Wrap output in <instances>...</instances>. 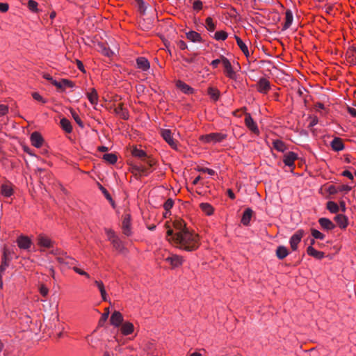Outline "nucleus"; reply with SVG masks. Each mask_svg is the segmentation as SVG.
Here are the masks:
<instances>
[{"label": "nucleus", "mask_w": 356, "mask_h": 356, "mask_svg": "<svg viewBox=\"0 0 356 356\" xmlns=\"http://www.w3.org/2000/svg\"><path fill=\"white\" fill-rule=\"evenodd\" d=\"M168 230L166 239L176 247L186 251H194L199 247V236L186 227V224L181 219L173 222L175 231L165 224Z\"/></svg>", "instance_id": "nucleus-1"}, {"label": "nucleus", "mask_w": 356, "mask_h": 356, "mask_svg": "<svg viewBox=\"0 0 356 356\" xmlns=\"http://www.w3.org/2000/svg\"><path fill=\"white\" fill-rule=\"evenodd\" d=\"M131 154L134 156L140 159L143 164H145L149 167H152L154 164V160L148 157L146 152L142 149L134 147L131 150Z\"/></svg>", "instance_id": "nucleus-2"}, {"label": "nucleus", "mask_w": 356, "mask_h": 356, "mask_svg": "<svg viewBox=\"0 0 356 356\" xmlns=\"http://www.w3.org/2000/svg\"><path fill=\"white\" fill-rule=\"evenodd\" d=\"M13 252L6 247L3 248V254L1 257V261L0 265V271L5 272L10 261L13 259Z\"/></svg>", "instance_id": "nucleus-3"}, {"label": "nucleus", "mask_w": 356, "mask_h": 356, "mask_svg": "<svg viewBox=\"0 0 356 356\" xmlns=\"http://www.w3.org/2000/svg\"><path fill=\"white\" fill-rule=\"evenodd\" d=\"M227 137L226 134L221 133H211L207 135H204L200 137V140L204 143H219L222 141Z\"/></svg>", "instance_id": "nucleus-4"}, {"label": "nucleus", "mask_w": 356, "mask_h": 356, "mask_svg": "<svg viewBox=\"0 0 356 356\" xmlns=\"http://www.w3.org/2000/svg\"><path fill=\"white\" fill-rule=\"evenodd\" d=\"M221 63L225 68V73L231 79H236V74L234 71L231 63L225 56H221Z\"/></svg>", "instance_id": "nucleus-5"}, {"label": "nucleus", "mask_w": 356, "mask_h": 356, "mask_svg": "<svg viewBox=\"0 0 356 356\" xmlns=\"http://www.w3.org/2000/svg\"><path fill=\"white\" fill-rule=\"evenodd\" d=\"M150 168L148 165L146 166L145 164L138 163L134 164L131 165V172L136 175H147L150 172Z\"/></svg>", "instance_id": "nucleus-6"}, {"label": "nucleus", "mask_w": 356, "mask_h": 356, "mask_svg": "<svg viewBox=\"0 0 356 356\" xmlns=\"http://www.w3.org/2000/svg\"><path fill=\"white\" fill-rule=\"evenodd\" d=\"M304 234L305 233L302 229H298L291 237L289 243L291 248L293 251H296L298 249V245L300 242Z\"/></svg>", "instance_id": "nucleus-7"}, {"label": "nucleus", "mask_w": 356, "mask_h": 356, "mask_svg": "<svg viewBox=\"0 0 356 356\" xmlns=\"http://www.w3.org/2000/svg\"><path fill=\"white\" fill-rule=\"evenodd\" d=\"M161 135L163 138L169 144V145L173 148H177V141L173 138L172 132L169 129H161Z\"/></svg>", "instance_id": "nucleus-8"}, {"label": "nucleus", "mask_w": 356, "mask_h": 356, "mask_svg": "<svg viewBox=\"0 0 356 356\" xmlns=\"http://www.w3.org/2000/svg\"><path fill=\"white\" fill-rule=\"evenodd\" d=\"M245 123L248 128L254 134H259V131L257 124L253 120L250 113L245 114Z\"/></svg>", "instance_id": "nucleus-9"}, {"label": "nucleus", "mask_w": 356, "mask_h": 356, "mask_svg": "<svg viewBox=\"0 0 356 356\" xmlns=\"http://www.w3.org/2000/svg\"><path fill=\"white\" fill-rule=\"evenodd\" d=\"M257 88L259 92L266 94L270 88V82L266 78H261L257 84Z\"/></svg>", "instance_id": "nucleus-10"}, {"label": "nucleus", "mask_w": 356, "mask_h": 356, "mask_svg": "<svg viewBox=\"0 0 356 356\" xmlns=\"http://www.w3.org/2000/svg\"><path fill=\"white\" fill-rule=\"evenodd\" d=\"M130 220L131 216L129 214L127 213L123 216V220L122 223V229L123 234L126 236H130L131 234V227H130Z\"/></svg>", "instance_id": "nucleus-11"}, {"label": "nucleus", "mask_w": 356, "mask_h": 356, "mask_svg": "<svg viewBox=\"0 0 356 356\" xmlns=\"http://www.w3.org/2000/svg\"><path fill=\"white\" fill-rule=\"evenodd\" d=\"M17 243L19 248L29 250L32 244V241L28 236H20L17 239Z\"/></svg>", "instance_id": "nucleus-12"}, {"label": "nucleus", "mask_w": 356, "mask_h": 356, "mask_svg": "<svg viewBox=\"0 0 356 356\" xmlns=\"http://www.w3.org/2000/svg\"><path fill=\"white\" fill-rule=\"evenodd\" d=\"M165 260L168 262L172 268H176L182 264L184 259L181 256L172 254L171 256L165 258Z\"/></svg>", "instance_id": "nucleus-13"}, {"label": "nucleus", "mask_w": 356, "mask_h": 356, "mask_svg": "<svg viewBox=\"0 0 356 356\" xmlns=\"http://www.w3.org/2000/svg\"><path fill=\"white\" fill-rule=\"evenodd\" d=\"M38 244L40 247L49 248L52 247L54 241H52L49 237L44 234H39L37 238Z\"/></svg>", "instance_id": "nucleus-14"}, {"label": "nucleus", "mask_w": 356, "mask_h": 356, "mask_svg": "<svg viewBox=\"0 0 356 356\" xmlns=\"http://www.w3.org/2000/svg\"><path fill=\"white\" fill-rule=\"evenodd\" d=\"M115 113L120 117L123 120H127L129 118V112L124 107V104L122 103L118 104L114 108Z\"/></svg>", "instance_id": "nucleus-15"}, {"label": "nucleus", "mask_w": 356, "mask_h": 356, "mask_svg": "<svg viewBox=\"0 0 356 356\" xmlns=\"http://www.w3.org/2000/svg\"><path fill=\"white\" fill-rule=\"evenodd\" d=\"M111 324L115 327H119L123 322V316L120 312L115 311L110 318Z\"/></svg>", "instance_id": "nucleus-16"}, {"label": "nucleus", "mask_w": 356, "mask_h": 356, "mask_svg": "<svg viewBox=\"0 0 356 356\" xmlns=\"http://www.w3.org/2000/svg\"><path fill=\"white\" fill-rule=\"evenodd\" d=\"M31 141L32 145L38 148L40 147L44 143V140L41 134L37 131L31 134Z\"/></svg>", "instance_id": "nucleus-17"}, {"label": "nucleus", "mask_w": 356, "mask_h": 356, "mask_svg": "<svg viewBox=\"0 0 356 356\" xmlns=\"http://www.w3.org/2000/svg\"><path fill=\"white\" fill-rule=\"evenodd\" d=\"M296 154L293 152H289L284 156V163L289 167H294V161L297 159Z\"/></svg>", "instance_id": "nucleus-18"}, {"label": "nucleus", "mask_w": 356, "mask_h": 356, "mask_svg": "<svg viewBox=\"0 0 356 356\" xmlns=\"http://www.w3.org/2000/svg\"><path fill=\"white\" fill-rule=\"evenodd\" d=\"M318 223L323 229L327 231L334 229L335 225L328 218H321L318 219Z\"/></svg>", "instance_id": "nucleus-19"}, {"label": "nucleus", "mask_w": 356, "mask_h": 356, "mask_svg": "<svg viewBox=\"0 0 356 356\" xmlns=\"http://www.w3.org/2000/svg\"><path fill=\"white\" fill-rule=\"evenodd\" d=\"M330 146L332 149L335 152H339L344 149L345 146L343 143V140L340 138H334L330 143Z\"/></svg>", "instance_id": "nucleus-20"}, {"label": "nucleus", "mask_w": 356, "mask_h": 356, "mask_svg": "<svg viewBox=\"0 0 356 356\" xmlns=\"http://www.w3.org/2000/svg\"><path fill=\"white\" fill-rule=\"evenodd\" d=\"M136 64L138 68L143 71H147L149 68V63L147 59L144 57L138 58L136 60Z\"/></svg>", "instance_id": "nucleus-21"}, {"label": "nucleus", "mask_w": 356, "mask_h": 356, "mask_svg": "<svg viewBox=\"0 0 356 356\" xmlns=\"http://www.w3.org/2000/svg\"><path fill=\"white\" fill-rule=\"evenodd\" d=\"M252 213L253 211L250 208H247L245 210L241 218V222L243 223V225L246 226L249 225Z\"/></svg>", "instance_id": "nucleus-22"}, {"label": "nucleus", "mask_w": 356, "mask_h": 356, "mask_svg": "<svg viewBox=\"0 0 356 356\" xmlns=\"http://www.w3.org/2000/svg\"><path fill=\"white\" fill-rule=\"evenodd\" d=\"M307 252L309 255L314 257L316 259H321L324 257V252L318 251L314 249L312 245H309L307 248Z\"/></svg>", "instance_id": "nucleus-23"}, {"label": "nucleus", "mask_w": 356, "mask_h": 356, "mask_svg": "<svg viewBox=\"0 0 356 356\" xmlns=\"http://www.w3.org/2000/svg\"><path fill=\"white\" fill-rule=\"evenodd\" d=\"M334 220L341 228L344 229L347 227L348 218L345 216L338 214L334 217Z\"/></svg>", "instance_id": "nucleus-24"}, {"label": "nucleus", "mask_w": 356, "mask_h": 356, "mask_svg": "<svg viewBox=\"0 0 356 356\" xmlns=\"http://www.w3.org/2000/svg\"><path fill=\"white\" fill-rule=\"evenodd\" d=\"M235 39L236 40V43L238 44V46L239 47V48L241 49L242 52L245 54V56L246 57H249L250 56V52L248 51V48L247 45L237 35H235Z\"/></svg>", "instance_id": "nucleus-25"}, {"label": "nucleus", "mask_w": 356, "mask_h": 356, "mask_svg": "<svg viewBox=\"0 0 356 356\" xmlns=\"http://www.w3.org/2000/svg\"><path fill=\"white\" fill-rule=\"evenodd\" d=\"M177 87L186 94H190L193 92V88L181 81H177Z\"/></svg>", "instance_id": "nucleus-26"}, {"label": "nucleus", "mask_w": 356, "mask_h": 356, "mask_svg": "<svg viewBox=\"0 0 356 356\" xmlns=\"http://www.w3.org/2000/svg\"><path fill=\"white\" fill-rule=\"evenodd\" d=\"M285 23L283 26V29L286 30L290 27L293 22V13L291 10H287L285 13Z\"/></svg>", "instance_id": "nucleus-27"}, {"label": "nucleus", "mask_w": 356, "mask_h": 356, "mask_svg": "<svg viewBox=\"0 0 356 356\" xmlns=\"http://www.w3.org/2000/svg\"><path fill=\"white\" fill-rule=\"evenodd\" d=\"M134 331V325L131 323L126 322L122 324L121 332L124 335H129Z\"/></svg>", "instance_id": "nucleus-28"}, {"label": "nucleus", "mask_w": 356, "mask_h": 356, "mask_svg": "<svg viewBox=\"0 0 356 356\" xmlns=\"http://www.w3.org/2000/svg\"><path fill=\"white\" fill-rule=\"evenodd\" d=\"M87 97L92 104H97L98 95L95 88H92L90 92H87Z\"/></svg>", "instance_id": "nucleus-29"}, {"label": "nucleus", "mask_w": 356, "mask_h": 356, "mask_svg": "<svg viewBox=\"0 0 356 356\" xmlns=\"http://www.w3.org/2000/svg\"><path fill=\"white\" fill-rule=\"evenodd\" d=\"M289 254V250L284 246L280 245L276 250V256L280 259H284Z\"/></svg>", "instance_id": "nucleus-30"}, {"label": "nucleus", "mask_w": 356, "mask_h": 356, "mask_svg": "<svg viewBox=\"0 0 356 356\" xmlns=\"http://www.w3.org/2000/svg\"><path fill=\"white\" fill-rule=\"evenodd\" d=\"M186 38L193 42L202 41V37L200 34L193 31H191L186 33Z\"/></svg>", "instance_id": "nucleus-31"}, {"label": "nucleus", "mask_w": 356, "mask_h": 356, "mask_svg": "<svg viewBox=\"0 0 356 356\" xmlns=\"http://www.w3.org/2000/svg\"><path fill=\"white\" fill-rule=\"evenodd\" d=\"M60 127L67 133H71L72 131V127L71 122L66 118H63L60 122Z\"/></svg>", "instance_id": "nucleus-32"}, {"label": "nucleus", "mask_w": 356, "mask_h": 356, "mask_svg": "<svg viewBox=\"0 0 356 356\" xmlns=\"http://www.w3.org/2000/svg\"><path fill=\"white\" fill-rule=\"evenodd\" d=\"M95 284L98 287L103 300L107 301V294H106V290L104 289V285L103 282L101 281L95 280Z\"/></svg>", "instance_id": "nucleus-33"}, {"label": "nucleus", "mask_w": 356, "mask_h": 356, "mask_svg": "<svg viewBox=\"0 0 356 356\" xmlns=\"http://www.w3.org/2000/svg\"><path fill=\"white\" fill-rule=\"evenodd\" d=\"M208 94L214 101H217L220 97V91L218 89L212 87H209L208 88Z\"/></svg>", "instance_id": "nucleus-34"}, {"label": "nucleus", "mask_w": 356, "mask_h": 356, "mask_svg": "<svg viewBox=\"0 0 356 356\" xmlns=\"http://www.w3.org/2000/svg\"><path fill=\"white\" fill-rule=\"evenodd\" d=\"M200 207L208 216L211 215L213 212V208L209 203H201Z\"/></svg>", "instance_id": "nucleus-35"}, {"label": "nucleus", "mask_w": 356, "mask_h": 356, "mask_svg": "<svg viewBox=\"0 0 356 356\" xmlns=\"http://www.w3.org/2000/svg\"><path fill=\"white\" fill-rule=\"evenodd\" d=\"M205 27L209 31H213L216 29V23L213 22L211 17H208L205 20Z\"/></svg>", "instance_id": "nucleus-36"}, {"label": "nucleus", "mask_w": 356, "mask_h": 356, "mask_svg": "<svg viewBox=\"0 0 356 356\" xmlns=\"http://www.w3.org/2000/svg\"><path fill=\"white\" fill-rule=\"evenodd\" d=\"M103 159L111 164H114L117 161V156L113 153L105 154L103 156Z\"/></svg>", "instance_id": "nucleus-37"}, {"label": "nucleus", "mask_w": 356, "mask_h": 356, "mask_svg": "<svg viewBox=\"0 0 356 356\" xmlns=\"http://www.w3.org/2000/svg\"><path fill=\"white\" fill-rule=\"evenodd\" d=\"M327 209L332 213H337L339 210V207L337 203L330 201L327 203Z\"/></svg>", "instance_id": "nucleus-38"}, {"label": "nucleus", "mask_w": 356, "mask_h": 356, "mask_svg": "<svg viewBox=\"0 0 356 356\" xmlns=\"http://www.w3.org/2000/svg\"><path fill=\"white\" fill-rule=\"evenodd\" d=\"M273 147L275 149L282 152H284L286 149L285 144L280 140L273 141Z\"/></svg>", "instance_id": "nucleus-39"}, {"label": "nucleus", "mask_w": 356, "mask_h": 356, "mask_svg": "<svg viewBox=\"0 0 356 356\" xmlns=\"http://www.w3.org/2000/svg\"><path fill=\"white\" fill-rule=\"evenodd\" d=\"M70 113L73 118V119L74 120V121L78 124V125L81 127V128H83L84 127V124L83 122V121L81 120V119L80 118V117L79 116V115L76 113V111L73 109H70Z\"/></svg>", "instance_id": "nucleus-40"}, {"label": "nucleus", "mask_w": 356, "mask_h": 356, "mask_svg": "<svg viewBox=\"0 0 356 356\" xmlns=\"http://www.w3.org/2000/svg\"><path fill=\"white\" fill-rule=\"evenodd\" d=\"M1 194L5 197H10L13 195V188L6 184L1 186Z\"/></svg>", "instance_id": "nucleus-41"}, {"label": "nucleus", "mask_w": 356, "mask_h": 356, "mask_svg": "<svg viewBox=\"0 0 356 356\" xmlns=\"http://www.w3.org/2000/svg\"><path fill=\"white\" fill-rule=\"evenodd\" d=\"M109 314H110L109 309L106 308L104 314L102 315V316L99 321V326H103L104 323L107 321Z\"/></svg>", "instance_id": "nucleus-42"}, {"label": "nucleus", "mask_w": 356, "mask_h": 356, "mask_svg": "<svg viewBox=\"0 0 356 356\" xmlns=\"http://www.w3.org/2000/svg\"><path fill=\"white\" fill-rule=\"evenodd\" d=\"M227 38V33L224 31H217L214 34L216 40H225Z\"/></svg>", "instance_id": "nucleus-43"}, {"label": "nucleus", "mask_w": 356, "mask_h": 356, "mask_svg": "<svg viewBox=\"0 0 356 356\" xmlns=\"http://www.w3.org/2000/svg\"><path fill=\"white\" fill-rule=\"evenodd\" d=\"M113 247L118 251H122L124 247L122 244L121 241L118 237L117 238L113 239L111 241Z\"/></svg>", "instance_id": "nucleus-44"}, {"label": "nucleus", "mask_w": 356, "mask_h": 356, "mask_svg": "<svg viewBox=\"0 0 356 356\" xmlns=\"http://www.w3.org/2000/svg\"><path fill=\"white\" fill-rule=\"evenodd\" d=\"M140 26L144 30H148L152 26V22L150 18L143 19V22H140Z\"/></svg>", "instance_id": "nucleus-45"}, {"label": "nucleus", "mask_w": 356, "mask_h": 356, "mask_svg": "<svg viewBox=\"0 0 356 356\" xmlns=\"http://www.w3.org/2000/svg\"><path fill=\"white\" fill-rule=\"evenodd\" d=\"M311 233L312 236L316 239L323 240L325 238V235L315 229H312Z\"/></svg>", "instance_id": "nucleus-46"}, {"label": "nucleus", "mask_w": 356, "mask_h": 356, "mask_svg": "<svg viewBox=\"0 0 356 356\" xmlns=\"http://www.w3.org/2000/svg\"><path fill=\"white\" fill-rule=\"evenodd\" d=\"M27 6L29 10H31L32 12H38V3L35 1L29 0L27 3Z\"/></svg>", "instance_id": "nucleus-47"}, {"label": "nucleus", "mask_w": 356, "mask_h": 356, "mask_svg": "<svg viewBox=\"0 0 356 356\" xmlns=\"http://www.w3.org/2000/svg\"><path fill=\"white\" fill-rule=\"evenodd\" d=\"M173 204L174 201L171 198H169L164 203L163 207L166 211H170L171 208L173 207Z\"/></svg>", "instance_id": "nucleus-48"}, {"label": "nucleus", "mask_w": 356, "mask_h": 356, "mask_svg": "<svg viewBox=\"0 0 356 356\" xmlns=\"http://www.w3.org/2000/svg\"><path fill=\"white\" fill-rule=\"evenodd\" d=\"M108 240L112 241L113 239L117 238L118 236L115 235V232L112 229H105Z\"/></svg>", "instance_id": "nucleus-49"}, {"label": "nucleus", "mask_w": 356, "mask_h": 356, "mask_svg": "<svg viewBox=\"0 0 356 356\" xmlns=\"http://www.w3.org/2000/svg\"><path fill=\"white\" fill-rule=\"evenodd\" d=\"M46 173H47V172L44 169H42V168H37L35 170L36 175L38 176L40 179H43V180L44 179L45 175H45Z\"/></svg>", "instance_id": "nucleus-50"}, {"label": "nucleus", "mask_w": 356, "mask_h": 356, "mask_svg": "<svg viewBox=\"0 0 356 356\" xmlns=\"http://www.w3.org/2000/svg\"><path fill=\"white\" fill-rule=\"evenodd\" d=\"M32 97L36 101L40 102L44 104L47 102V101L38 92H33L32 94Z\"/></svg>", "instance_id": "nucleus-51"}, {"label": "nucleus", "mask_w": 356, "mask_h": 356, "mask_svg": "<svg viewBox=\"0 0 356 356\" xmlns=\"http://www.w3.org/2000/svg\"><path fill=\"white\" fill-rule=\"evenodd\" d=\"M62 83H63V90H64L65 87L72 88L74 86V84L72 81H71L68 79H62Z\"/></svg>", "instance_id": "nucleus-52"}, {"label": "nucleus", "mask_w": 356, "mask_h": 356, "mask_svg": "<svg viewBox=\"0 0 356 356\" xmlns=\"http://www.w3.org/2000/svg\"><path fill=\"white\" fill-rule=\"evenodd\" d=\"M66 256H67L66 253L62 252L60 256H58L56 257V259L60 264L65 265V262L67 260Z\"/></svg>", "instance_id": "nucleus-53"}, {"label": "nucleus", "mask_w": 356, "mask_h": 356, "mask_svg": "<svg viewBox=\"0 0 356 356\" xmlns=\"http://www.w3.org/2000/svg\"><path fill=\"white\" fill-rule=\"evenodd\" d=\"M72 269L78 274L81 275H83V276H86V277L89 278L90 277V275L88 273H87L86 272H85L84 270L79 268L78 267L76 266H73L72 267Z\"/></svg>", "instance_id": "nucleus-54"}, {"label": "nucleus", "mask_w": 356, "mask_h": 356, "mask_svg": "<svg viewBox=\"0 0 356 356\" xmlns=\"http://www.w3.org/2000/svg\"><path fill=\"white\" fill-rule=\"evenodd\" d=\"M66 258H67V260L65 262V265L68 266L69 267L74 266L76 263V261L74 259H73L69 256H66Z\"/></svg>", "instance_id": "nucleus-55"}, {"label": "nucleus", "mask_w": 356, "mask_h": 356, "mask_svg": "<svg viewBox=\"0 0 356 356\" xmlns=\"http://www.w3.org/2000/svg\"><path fill=\"white\" fill-rule=\"evenodd\" d=\"M193 8L197 10H200L202 8V2L200 0H196L193 3Z\"/></svg>", "instance_id": "nucleus-56"}, {"label": "nucleus", "mask_w": 356, "mask_h": 356, "mask_svg": "<svg viewBox=\"0 0 356 356\" xmlns=\"http://www.w3.org/2000/svg\"><path fill=\"white\" fill-rule=\"evenodd\" d=\"M352 189V188L348 185H341L340 186L338 187V190L340 192H346V193H348L349 192L350 190Z\"/></svg>", "instance_id": "nucleus-57"}, {"label": "nucleus", "mask_w": 356, "mask_h": 356, "mask_svg": "<svg viewBox=\"0 0 356 356\" xmlns=\"http://www.w3.org/2000/svg\"><path fill=\"white\" fill-rule=\"evenodd\" d=\"M327 192L330 195H334L339 192V190H338V188H337L336 186L331 185L328 187Z\"/></svg>", "instance_id": "nucleus-58"}, {"label": "nucleus", "mask_w": 356, "mask_h": 356, "mask_svg": "<svg viewBox=\"0 0 356 356\" xmlns=\"http://www.w3.org/2000/svg\"><path fill=\"white\" fill-rule=\"evenodd\" d=\"M40 292L42 296L45 297L47 296L49 290L44 285H41L40 287Z\"/></svg>", "instance_id": "nucleus-59"}, {"label": "nucleus", "mask_w": 356, "mask_h": 356, "mask_svg": "<svg viewBox=\"0 0 356 356\" xmlns=\"http://www.w3.org/2000/svg\"><path fill=\"white\" fill-rule=\"evenodd\" d=\"M8 111V108L6 105L0 104V115H6Z\"/></svg>", "instance_id": "nucleus-60"}, {"label": "nucleus", "mask_w": 356, "mask_h": 356, "mask_svg": "<svg viewBox=\"0 0 356 356\" xmlns=\"http://www.w3.org/2000/svg\"><path fill=\"white\" fill-rule=\"evenodd\" d=\"M200 172H207L208 173L209 175L213 176L216 174V172L212 170V169H210V168H202L200 170H199Z\"/></svg>", "instance_id": "nucleus-61"}, {"label": "nucleus", "mask_w": 356, "mask_h": 356, "mask_svg": "<svg viewBox=\"0 0 356 356\" xmlns=\"http://www.w3.org/2000/svg\"><path fill=\"white\" fill-rule=\"evenodd\" d=\"M102 52L104 56L108 57H111L113 55V52L105 47L102 48Z\"/></svg>", "instance_id": "nucleus-62"}, {"label": "nucleus", "mask_w": 356, "mask_h": 356, "mask_svg": "<svg viewBox=\"0 0 356 356\" xmlns=\"http://www.w3.org/2000/svg\"><path fill=\"white\" fill-rule=\"evenodd\" d=\"M8 10V4L6 3H0V11L4 13Z\"/></svg>", "instance_id": "nucleus-63"}, {"label": "nucleus", "mask_w": 356, "mask_h": 356, "mask_svg": "<svg viewBox=\"0 0 356 356\" xmlns=\"http://www.w3.org/2000/svg\"><path fill=\"white\" fill-rule=\"evenodd\" d=\"M177 46L182 50L187 49V44L183 40L178 41Z\"/></svg>", "instance_id": "nucleus-64"}]
</instances>
